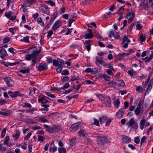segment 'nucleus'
Returning a JSON list of instances; mask_svg holds the SVG:
<instances>
[{
	"instance_id": "nucleus-22",
	"label": "nucleus",
	"mask_w": 153,
	"mask_h": 153,
	"mask_svg": "<svg viewBox=\"0 0 153 153\" xmlns=\"http://www.w3.org/2000/svg\"><path fill=\"white\" fill-rule=\"evenodd\" d=\"M116 82V85L119 86H121L123 87L125 85V83L123 80H118V82Z\"/></svg>"
},
{
	"instance_id": "nucleus-23",
	"label": "nucleus",
	"mask_w": 153,
	"mask_h": 153,
	"mask_svg": "<svg viewBox=\"0 0 153 153\" xmlns=\"http://www.w3.org/2000/svg\"><path fill=\"white\" fill-rule=\"evenodd\" d=\"M34 58L32 54L26 55L25 56V59L28 61H30Z\"/></svg>"
},
{
	"instance_id": "nucleus-8",
	"label": "nucleus",
	"mask_w": 153,
	"mask_h": 153,
	"mask_svg": "<svg viewBox=\"0 0 153 153\" xmlns=\"http://www.w3.org/2000/svg\"><path fill=\"white\" fill-rule=\"evenodd\" d=\"M4 81H5L6 84L8 87H12L13 86L11 83L13 81L11 78L7 77L4 78Z\"/></svg>"
},
{
	"instance_id": "nucleus-28",
	"label": "nucleus",
	"mask_w": 153,
	"mask_h": 153,
	"mask_svg": "<svg viewBox=\"0 0 153 153\" xmlns=\"http://www.w3.org/2000/svg\"><path fill=\"white\" fill-rule=\"evenodd\" d=\"M30 71V69L28 68L26 69H23L20 70L19 72H20L23 74H27Z\"/></svg>"
},
{
	"instance_id": "nucleus-10",
	"label": "nucleus",
	"mask_w": 153,
	"mask_h": 153,
	"mask_svg": "<svg viewBox=\"0 0 153 153\" xmlns=\"http://www.w3.org/2000/svg\"><path fill=\"white\" fill-rule=\"evenodd\" d=\"M124 113V110L123 108H122L119 110L116 114V116L119 118L122 117Z\"/></svg>"
},
{
	"instance_id": "nucleus-43",
	"label": "nucleus",
	"mask_w": 153,
	"mask_h": 153,
	"mask_svg": "<svg viewBox=\"0 0 153 153\" xmlns=\"http://www.w3.org/2000/svg\"><path fill=\"white\" fill-rule=\"evenodd\" d=\"M10 38L8 37H5L3 39V42L4 44L8 43L10 41Z\"/></svg>"
},
{
	"instance_id": "nucleus-37",
	"label": "nucleus",
	"mask_w": 153,
	"mask_h": 153,
	"mask_svg": "<svg viewBox=\"0 0 153 153\" xmlns=\"http://www.w3.org/2000/svg\"><path fill=\"white\" fill-rule=\"evenodd\" d=\"M57 67L58 68H56V71L58 73H60L62 71L63 66L59 65Z\"/></svg>"
},
{
	"instance_id": "nucleus-20",
	"label": "nucleus",
	"mask_w": 153,
	"mask_h": 153,
	"mask_svg": "<svg viewBox=\"0 0 153 153\" xmlns=\"http://www.w3.org/2000/svg\"><path fill=\"white\" fill-rule=\"evenodd\" d=\"M152 84L150 82L149 83L148 86V87H147V89L146 90L145 94H146V93H147V94H148L149 93V92H150V91H151V90L152 89Z\"/></svg>"
},
{
	"instance_id": "nucleus-25",
	"label": "nucleus",
	"mask_w": 153,
	"mask_h": 153,
	"mask_svg": "<svg viewBox=\"0 0 153 153\" xmlns=\"http://www.w3.org/2000/svg\"><path fill=\"white\" fill-rule=\"evenodd\" d=\"M131 16V17H134L135 16V13L134 11H131L130 12H128L127 13L126 16V18H127V16Z\"/></svg>"
},
{
	"instance_id": "nucleus-34",
	"label": "nucleus",
	"mask_w": 153,
	"mask_h": 153,
	"mask_svg": "<svg viewBox=\"0 0 153 153\" xmlns=\"http://www.w3.org/2000/svg\"><path fill=\"white\" fill-rule=\"evenodd\" d=\"M35 1V0H27L25 2L24 4L26 6L27 4H31L34 2Z\"/></svg>"
},
{
	"instance_id": "nucleus-32",
	"label": "nucleus",
	"mask_w": 153,
	"mask_h": 153,
	"mask_svg": "<svg viewBox=\"0 0 153 153\" xmlns=\"http://www.w3.org/2000/svg\"><path fill=\"white\" fill-rule=\"evenodd\" d=\"M93 36V34H90L88 33H87L85 35V39H88L92 38Z\"/></svg>"
},
{
	"instance_id": "nucleus-44",
	"label": "nucleus",
	"mask_w": 153,
	"mask_h": 153,
	"mask_svg": "<svg viewBox=\"0 0 153 153\" xmlns=\"http://www.w3.org/2000/svg\"><path fill=\"white\" fill-rule=\"evenodd\" d=\"M47 131L51 133H52L54 132L53 126L49 127V128L47 129Z\"/></svg>"
},
{
	"instance_id": "nucleus-45",
	"label": "nucleus",
	"mask_w": 153,
	"mask_h": 153,
	"mask_svg": "<svg viewBox=\"0 0 153 153\" xmlns=\"http://www.w3.org/2000/svg\"><path fill=\"white\" fill-rule=\"evenodd\" d=\"M61 74L62 75H68L69 74L68 70H64L62 72Z\"/></svg>"
},
{
	"instance_id": "nucleus-35",
	"label": "nucleus",
	"mask_w": 153,
	"mask_h": 153,
	"mask_svg": "<svg viewBox=\"0 0 153 153\" xmlns=\"http://www.w3.org/2000/svg\"><path fill=\"white\" fill-rule=\"evenodd\" d=\"M59 153H66V150L64 148H60L58 149Z\"/></svg>"
},
{
	"instance_id": "nucleus-39",
	"label": "nucleus",
	"mask_w": 153,
	"mask_h": 153,
	"mask_svg": "<svg viewBox=\"0 0 153 153\" xmlns=\"http://www.w3.org/2000/svg\"><path fill=\"white\" fill-rule=\"evenodd\" d=\"M123 138L125 140V142H126L127 143H129L131 141V139L128 136H125Z\"/></svg>"
},
{
	"instance_id": "nucleus-5",
	"label": "nucleus",
	"mask_w": 153,
	"mask_h": 153,
	"mask_svg": "<svg viewBox=\"0 0 153 153\" xmlns=\"http://www.w3.org/2000/svg\"><path fill=\"white\" fill-rule=\"evenodd\" d=\"M80 123L78 122L72 125L70 128V131L72 132H74L77 130L79 127H80Z\"/></svg>"
},
{
	"instance_id": "nucleus-55",
	"label": "nucleus",
	"mask_w": 153,
	"mask_h": 153,
	"mask_svg": "<svg viewBox=\"0 0 153 153\" xmlns=\"http://www.w3.org/2000/svg\"><path fill=\"white\" fill-rule=\"evenodd\" d=\"M53 33V31L52 30H49L48 32V34L47 35V37L49 38L50 37L51 35Z\"/></svg>"
},
{
	"instance_id": "nucleus-9",
	"label": "nucleus",
	"mask_w": 153,
	"mask_h": 153,
	"mask_svg": "<svg viewBox=\"0 0 153 153\" xmlns=\"http://www.w3.org/2000/svg\"><path fill=\"white\" fill-rule=\"evenodd\" d=\"M61 24L62 22L59 20L56 21L52 27L53 30H55L59 28L61 25Z\"/></svg>"
},
{
	"instance_id": "nucleus-60",
	"label": "nucleus",
	"mask_w": 153,
	"mask_h": 153,
	"mask_svg": "<svg viewBox=\"0 0 153 153\" xmlns=\"http://www.w3.org/2000/svg\"><path fill=\"white\" fill-rule=\"evenodd\" d=\"M29 37L28 36H26L25 37H24V40L25 42L29 43L30 41H29Z\"/></svg>"
},
{
	"instance_id": "nucleus-53",
	"label": "nucleus",
	"mask_w": 153,
	"mask_h": 153,
	"mask_svg": "<svg viewBox=\"0 0 153 153\" xmlns=\"http://www.w3.org/2000/svg\"><path fill=\"white\" fill-rule=\"evenodd\" d=\"M44 13L46 14H48L50 13L49 10L48 8L43 9Z\"/></svg>"
},
{
	"instance_id": "nucleus-24",
	"label": "nucleus",
	"mask_w": 153,
	"mask_h": 153,
	"mask_svg": "<svg viewBox=\"0 0 153 153\" xmlns=\"http://www.w3.org/2000/svg\"><path fill=\"white\" fill-rule=\"evenodd\" d=\"M146 34H144L141 35L140 37V42H144L146 38Z\"/></svg>"
},
{
	"instance_id": "nucleus-16",
	"label": "nucleus",
	"mask_w": 153,
	"mask_h": 153,
	"mask_svg": "<svg viewBox=\"0 0 153 153\" xmlns=\"http://www.w3.org/2000/svg\"><path fill=\"white\" fill-rule=\"evenodd\" d=\"M95 71H94L92 70L91 68H87L84 71L85 72L87 73H89V72H91L92 73L94 74H96L97 71V69H95Z\"/></svg>"
},
{
	"instance_id": "nucleus-61",
	"label": "nucleus",
	"mask_w": 153,
	"mask_h": 153,
	"mask_svg": "<svg viewBox=\"0 0 153 153\" xmlns=\"http://www.w3.org/2000/svg\"><path fill=\"white\" fill-rule=\"evenodd\" d=\"M32 145L30 143H29L28 146V149L29 152H32Z\"/></svg>"
},
{
	"instance_id": "nucleus-6",
	"label": "nucleus",
	"mask_w": 153,
	"mask_h": 153,
	"mask_svg": "<svg viewBox=\"0 0 153 153\" xmlns=\"http://www.w3.org/2000/svg\"><path fill=\"white\" fill-rule=\"evenodd\" d=\"M102 102L107 107H110L111 105V100L109 97H105V99H103Z\"/></svg>"
},
{
	"instance_id": "nucleus-15",
	"label": "nucleus",
	"mask_w": 153,
	"mask_h": 153,
	"mask_svg": "<svg viewBox=\"0 0 153 153\" xmlns=\"http://www.w3.org/2000/svg\"><path fill=\"white\" fill-rule=\"evenodd\" d=\"M41 51V48H39L38 50L35 51H33L32 55L34 58H36V57L40 53Z\"/></svg>"
},
{
	"instance_id": "nucleus-13",
	"label": "nucleus",
	"mask_w": 153,
	"mask_h": 153,
	"mask_svg": "<svg viewBox=\"0 0 153 153\" xmlns=\"http://www.w3.org/2000/svg\"><path fill=\"white\" fill-rule=\"evenodd\" d=\"M91 42L90 40H85V46L86 47L87 50L89 51L91 49V45L90 42Z\"/></svg>"
},
{
	"instance_id": "nucleus-29",
	"label": "nucleus",
	"mask_w": 153,
	"mask_h": 153,
	"mask_svg": "<svg viewBox=\"0 0 153 153\" xmlns=\"http://www.w3.org/2000/svg\"><path fill=\"white\" fill-rule=\"evenodd\" d=\"M120 103L119 99L118 98L117 99L116 101L114 102V104L115 108H118L119 106V104Z\"/></svg>"
},
{
	"instance_id": "nucleus-11",
	"label": "nucleus",
	"mask_w": 153,
	"mask_h": 153,
	"mask_svg": "<svg viewBox=\"0 0 153 153\" xmlns=\"http://www.w3.org/2000/svg\"><path fill=\"white\" fill-rule=\"evenodd\" d=\"M96 64L98 66H100V64L103 66H106L107 65L106 64L104 61L98 59L97 57L96 58Z\"/></svg>"
},
{
	"instance_id": "nucleus-56",
	"label": "nucleus",
	"mask_w": 153,
	"mask_h": 153,
	"mask_svg": "<svg viewBox=\"0 0 153 153\" xmlns=\"http://www.w3.org/2000/svg\"><path fill=\"white\" fill-rule=\"evenodd\" d=\"M38 141H39L43 142L44 141V139L43 137L41 136H39L38 137Z\"/></svg>"
},
{
	"instance_id": "nucleus-17",
	"label": "nucleus",
	"mask_w": 153,
	"mask_h": 153,
	"mask_svg": "<svg viewBox=\"0 0 153 153\" xmlns=\"http://www.w3.org/2000/svg\"><path fill=\"white\" fill-rule=\"evenodd\" d=\"M78 134L80 137H85L86 133L84 130L81 129L78 131Z\"/></svg>"
},
{
	"instance_id": "nucleus-51",
	"label": "nucleus",
	"mask_w": 153,
	"mask_h": 153,
	"mask_svg": "<svg viewBox=\"0 0 153 153\" xmlns=\"http://www.w3.org/2000/svg\"><path fill=\"white\" fill-rule=\"evenodd\" d=\"M51 89L52 91L56 90L57 91H60L61 90V88H58L56 87H51Z\"/></svg>"
},
{
	"instance_id": "nucleus-57",
	"label": "nucleus",
	"mask_w": 153,
	"mask_h": 153,
	"mask_svg": "<svg viewBox=\"0 0 153 153\" xmlns=\"http://www.w3.org/2000/svg\"><path fill=\"white\" fill-rule=\"evenodd\" d=\"M153 58V52H152V53L150 55V56L148 59L147 61H146V62H149Z\"/></svg>"
},
{
	"instance_id": "nucleus-58",
	"label": "nucleus",
	"mask_w": 153,
	"mask_h": 153,
	"mask_svg": "<svg viewBox=\"0 0 153 153\" xmlns=\"http://www.w3.org/2000/svg\"><path fill=\"white\" fill-rule=\"evenodd\" d=\"M98 97L99 99L101 100L102 102L104 99H105V97H103V95L102 94H100L98 96Z\"/></svg>"
},
{
	"instance_id": "nucleus-18",
	"label": "nucleus",
	"mask_w": 153,
	"mask_h": 153,
	"mask_svg": "<svg viewBox=\"0 0 153 153\" xmlns=\"http://www.w3.org/2000/svg\"><path fill=\"white\" fill-rule=\"evenodd\" d=\"M135 112L137 115H138L140 114L142 115L143 113V111L141 110V108H136L135 110Z\"/></svg>"
},
{
	"instance_id": "nucleus-19",
	"label": "nucleus",
	"mask_w": 153,
	"mask_h": 153,
	"mask_svg": "<svg viewBox=\"0 0 153 153\" xmlns=\"http://www.w3.org/2000/svg\"><path fill=\"white\" fill-rule=\"evenodd\" d=\"M38 120L39 122L42 123L48 122V120L45 118L43 117H39Z\"/></svg>"
},
{
	"instance_id": "nucleus-59",
	"label": "nucleus",
	"mask_w": 153,
	"mask_h": 153,
	"mask_svg": "<svg viewBox=\"0 0 153 153\" xmlns=\"http://www.w3.org/2000/svg\"><path fill=\"white\" fill-rule=\"evenodd\" d=\"M146 139V136H143L141 140V144H142L143 143H144Z\"/></svg>"
},
{
	"instance_id": "nucleus-47",
	"label": "nucleus",
	"mask_w": 153,
	"mask_h": 153,
	"mask_svg": "<svg viewBox=\"0 0 153 153\" xmlns=\"http://www.w3.org/2000/svg\"><path fill=\"white\" fill-rule=\"evenodd\" d=\"M6 129L5 128H4L2 130L1 134V138H3L5 134Z\"/></svg>"
},
{
	"instance_id": "nucleus-1",
	"label": "nucleus",
	"mask_w": 153,
	"mask_h": 153,
	"mask_svg": "<svg viewBox=\"0 0 153 153\" xmlns=\"http://www.w3.org/2000/svg\"><path fill=\"white\" fill-rule=\"evenodd\" d=\"M97 143L100 147H103L104 143H110V141L106 137H102L100 136H97Z\"/></svg>"
},
{
	"instance_id": "nucleus-30",
	"label": "nucleus",
	"mask_w": 153,
	"mask_h": 153,
	"mask_svg": "<svg viewBox=\"0 0 153 153\" xmlns=\"http://www.w3.org/2000/svg\"><path fill=\"white\" fill-rule=\"evenodd\" d=\"M136 90L137 91L141 93L145 90V89H143L141 87L139 86L136 88Z\"/></svg>"
},
{
	"instance_id": "nucleus-27",
	"label": "nucleus",
	"mask_w": 153,
	"mask_h": 153,
	"mask_svg": "<svg viewBox=\"0 0 153 153\" xmlns=\"http://www.w3.org/2000/svg\"><path fill=\"white\" fill-rule=\"evenodd\" d=\"M37 21L38 23L40 24L41 26L43 27L44 26V22L42 21L41 18H38L37 19Z\"/></svg>"
},
{
	"instance_id": "nucleus-41",
	"label": "nucleus",
	"mask_w": 153,
	"mask_h": 153,
	"mask_svg": "<svg viewBox=\"0 0 153 153\" xmlns=\"http://www.w3.org/2000/svg\"><path fill=\"white\" fill-rule=\"evenodd\" d=\"M47 98L49 99H50L49 98H48L46 96H44L42 97L40 99H39V101L42 103V102L44 101L45 100V98Z\"/></svg>"
},
{
	"instance_id": "nucleus-64",
	"label": "nucleus",
	"mask_w": 153,
	"mask_h": 153,
	"mask_svg": "<svg viewBox=\"0 0 153 153\" xmlns=\"http://www.w3.org/2000/svg\"><path fill=\"white\" fill-rule=\"evenodd\" d=\"M0 150L3 151H5L6 150L5 148L1 144H0Z\"/></svg>"
},
{
	"instance_id": "nucleus-31",
	"label": "nucleus",
	"mask_w": 153,
	"mask_h": 153,
	"mask_svg": "<svg viewBox=\"0 0 153 153\" xmlns=\"http://www.w3.org/2000/svg\"><path fill=\"white\" fill-rule=\"evenodd\" d=\"M108 85L111 87H115V85H116V82L113 81L109 82L108 83Z\"/></svg>"
},
{
	"instance_id": "nucleus-40",
	"label": "nucleus",
	"mask_w": 153,
	"mask_h": 153,
	"mask_svg": "<svg viewBox=\"0 0 153 153\" xmlns=\"http://www.w3.org/2000/svg\"><path fill=\"white\" fill-rule=\"evenodd\" d=\"M59 65H60L61 66H62L64 64V62L62 59H57Z\"/></svg>"
},
{
	"instance_id": "nucleus-42",
	"label": "nucleus",
	"mask_w": 153,
	"mask_h": 153,
	"mask_svg": "<svg viewBox=\"0 0 153 153\" xmlns=\"http://www.w3.org/2000/svg\"><path fill=\"white\" fill-rule=\"evenodd\" d=\"M28 107L30 108L31 107L32 105H31L28 103L26 102L24 103V104L22 105V107L23 108H25V107Z\"/></svg>"
},
{
	"instance_id": "nucleus-4",
	"label": "nucleus",
	"mask_w": 153,
	"mask_h": 153,
	"mask_svg": "<svg viewBox=\"0 0 153 153\" xmlns=\"http://www.w3.org/2000/svg\"><path fill=\"white\" fill-rule=\"evenodd\" d=\"M5 16L10 20L13 21L16 18V16H14V13H12L11 11H9L8 12L5 13Z\"/></svg>"
},
{
	"instance_id": "nucleus-3",
	"label": "nucleus",
	"mask_w": 153,
	"mask_h": 153,
	"mask_svg": "<svg viewBox=\"0 0 153 153\" xmlns=\"http://www.w3.org/2000/svg\"><path fill=\"white\" fill-rule=\"evenodd\" d=\"M8 94H10V96L12 98H14L17 96H20L23 97L24 95L21 94L18 91H15L13 92L11 91H9L8 92Z\"/></svg>"
},
{
	"instance_id": "nucleus-48",
	"label": "nucleus",
	"mask_w": 153,
	"mask_h": 153,
	"mask_svg": "<svg viewBox=\"0 0 153 153\" xmlns=\"http://www.w3.org/2000/svg\"><path fill=\"white\" fill-rule=\"evenodd\" d=\"M53 65L56 67H57L59 66L58 60L56 59H53Z\"/></svg>"
},
{
	"instance_id": "nucleus-2",
	"label": "nucleus",
	"mask_w": 153,
	"mask_h": 153,
	"mask_svg": "<svg viewBox=\"0 0 153 153\" xmlns=\"http://www.w3.org/2000/svg\"><path fill=\"white\" fill-rule=\"evenodd\" d=\"M126 125H128V127L131 126L134 128L137 129L138 128L137 124L134 118H131L129 122L126 123Z\"/></svg>"
},
{
	"instance_id": "nucleus-21",
	"label": "nucleus",
	"mask_w": 153,
	"mask_h": 153,
	"mask_svg": "<svg viewBox=\"0 0 153 153\" xmlns=\"http://www.w3.org/2000/svg\"><path fill=\"white\" fill-rule=\"evenodd\" d=\"M20 135V132L19 130H17L15 134L13 135V137L14 138V140H17L18 139V137Z\"/></svg>"
},
{
	"instance_id": "nucleus-7",
	"label": "nucleus",
	"mask_w": 153,
	"mask_h": 153,
	"mask_svg": "<svg viewBox=\"0 0 153 153\" xmlns=\"http://www.w3.org/2000/svg\"><path fill=\"white\" fill-rule=\"evenodd\" d=\"M38 68L39 71L46 70L48 69V65L46 63H42L39 64Z\"/></svg>"
},
{
	"instance_id": "nucleus-62",
	"label": "nucleus",
	"mask_w": 153,
	"mask_h": 153,
	"mask_svg": "<svg viewBox=\"0 0 153 153\" xmlns=\"http://www.w3.org/2000/svg\"><path fill=\"white\" fill-rule=\"evenodd\" d=\"M57 14H56L55 15H54V16L52 17L51 19L50 20V23H52L54 21V20L57 17Z\"/></svg>"
},
{
	"instance_id": "nucleus-52",
	"label": "nucleus",
	"mask_w": 153,
	"mask_h": 153,
	"mask_svg": "<svg viewBox=\"0 0 153 153\" xmlns=\"http://www.w3.org/2000/svg\"><path fill=\"white\" fill-rule=\"evenodd\" d=\"M46 94L48 96L50 97L51 98H55V96L53 94H51L50 92H47L46 93Z\"/></svg>"
},
{
	"instance_id": "nucleus-46",
	"label": "nucleus",
	"mask_w": 153,
	"mask_h": 153,
	"mask_svg": "<svg viewBox=\"0 0 153 153\" xmlns=\"http://www.w3.org/2000/svg\"><path fill=\"white\" fill-rule=\"evenodd\" d=\"M9 140V137L8 136H6L5 137L4 142L3 143L4 145L7 144V143Z\"/></svg>"
},
{
	"instance_id": "nucleus-14",
	"label": "nucleus",
	"mask_w": 153,
	"mask_h": 153,
	"mask_svg": "<svg viewBox=\"0 0 153 153\" xmlns=\"http://www.w3.org/2000/svg\"><path fill=\"white\" fill-rule=\"evenodd\" d=\"M0 53L1 55V57L3 59L4 57V56L7 55L6 51L5 49L4 48H2L0 50Z\"/></svg>"
},
{
	"instance_id": "nucleus-50",
	"label": "nucleus",
	"mask_w": 153,
	"mask_h": 153,
	"mask_svg": "<svg viewBox=\"0 0 153 153\" xmlns=\"http://www.w3.org/2000/svg\"><path fill=\"white\" fill-rule=\"evenodd\" d=\"M32 134V133L31 132H29L27 135L24 138V139L25 140H27L29 138H30V137L31 136V135Z\"/></svg>"
},
{
	"instance_id": "nucleus-63",
	"label": "nucleus",
	"mask_w": 153,
	"mask_h": 153,
	"mask_svg": "<svg viewBox=\"0 0 153 153\" xmlns=\"http://www.w3.org/2000/svg\"><path fill=\"white\" fill-rule=\"evenodd\" d=\"M124 9L123 8V7H121L118 10L117 13L118 14L121 13L120 11H123L124 10Z\"/></svg>"
},
{
	"instance_id": "nucleus-36",
	"label": "nucleus",
	"mask_w": 153,
	"mask_h": 153,
	"mask_svg": "<svg viewBox=\"0 0 153 153\" xmlns=\"http://www.w3.org/2000/svg\"><path fill=\"white\" fill-rule=\"evenodd\" d=\"M126 41V42L127 43H128L130 42V40L128 39L127 36H125L123 39V43H124Z\"/></svg>"
},
{
	"instance_id": "nucleus-26",
	"label": "nucleus",
	"mask_w": 153,
	"mask_h": 153,
	"mask_svg": "<svg viewBox=\"0 0 153 153\" xmlns=\"http://www.w3.org/2000/svg\"><path fill=\"white\" fill-rule=\"evenodd\" d=\"M11 113L9 111H0V114L5 116H8L10 115Z\"/></svg>"
},
{
	"instance_id": "nucleus-54",
	"label": "nucleus",
	"mask_w": 153,
	"mask_h": 153,
	"mask_svg": "<svg viewBox=\"0 0 153 153\" xmlns=\"http://www.w3.org/2000/svg\"><path fill=\"white\" fill-rule=\"evenodd\" d=\"M37 59V58H34L33 59L32 62H33L32 65L33 66H34L36 63V60Z\"/></svg>"
},
{
	"instance_id": "nucleus-33",
	"label": "nucleus",
	"mask_w": 153,
	"mask_h": 153,
	"mask_svg": "<svg viewBox=\"0 0 153 153\" xmlns=\"http://www.w3.org/2000/svg\"><path fill=\"white\" fill-rule=\"evenodd\" d=\"M69 79V77L68 76H62L61 78V80L63 82L68 81Z\"/></svg>"
},
{
	"instance_id": "nucleus-12",
	"label": "nucleus",
	"mask_w": 153,
	"mask_h": 153,
	"mask_svg": "<svg viewBox=\"0 0 153 153\" xmlns=\"http://www.w3.org/2000/svg\"><path fill=\"white\" fill-rule=\"evenodd\" d=\"M108 119V117L106 116H102L99 119L100 123L102 124L104 123L105 121H106Z\"/></svg>"
},
{
	"instance_id": "nucleus-49",
	"label": "nucleus",
	"mask_w": 153,
	"mask_h": 153,
	"mask_svg": "<svg viewBox=\"0 0 153 153\" xmlns=\"http://www.w3.org/2000/svg\"><path fill=\"white\" fill-rule=\"evenodd\" d=\"M47 4L51 6H53L55 5V3L52 1L49 0L46 2Z\"/></svg>"
},
{
	"instance_id": "nucleus-38",
	"label": "nucleus",
	"mask_w": 153,
	"mask_h": 153,
	"mask_svg": "<svg viewBox=\"0 0 153 153\" xmlns=\"http://www.w3.org/2000/svg\"><path fill=\"white\" fill-rule=\"evenodd\" d=\"M94 123L93 124L97 126H99L100 125L99 123V121L98 120L96 119V118H94Z\"/></svg>"
}]
</instances>
